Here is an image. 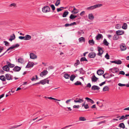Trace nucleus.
Here are the masks:
<instances>
[{
	"mask_svg": "<svg viewBox=\"0 0 129 129\" xmlns=\"http://www.w3.org/2000/svg\"><path fill=\"white\" fill-rule=\"evenodd\" d=\"M85 99L87 100L88 102H89L92 104H93L94 103V101L93 100L88 97L86 98Z\"/></svg>",
	"mask_w": 129,
	"mask_h": 129,
	"instance_id": "nucleus-18",
	"label": "nucleus"
},
{
	"mask_svg": "<svg viewBox=\"0 0 129 129\" xmlns=\"http://www.w3.org/2000/svg\"><path fill=\"white\" fill-rule=\"evenodd\" d=\"M80 61H88L87 59L85 57H82L80 59Z\"/></svg>",
	"mask_w": 129,
	"mask_h": 129,
	"instance_id": "nucleus-40",
	"label": "nucleus"
},
{
	"mask_svg": "<svg viewBox=\"0 0 129 129\" xmlns=\"http://www.w3.org/2000/svg\"><path fill=\"white\" fill-rule=\"evenodd\" d=\"M21 69V68L20 67L18 66H16L13 69V70L14 72H18Z\"/></svg>",
	"mask_w": 129,
	"mask_h": 129,
	"instance_id": "nucleus-12",
	"label": "nucleus"
},
{
	"mask_svg": "<svg viewBox=\"0 0 129 129\" xmlns=\"http://www.w3.org/2000/svg\"><path fill=\"white\" fill-rule=\"evenodd\" d=\"M88 43L91 45H93L94 44V42L92 39L91 40H89L88 41Z\"/></svg>",
	"mask_w": 129,
	"mask_h": 129,
	"instance_id": "nucleus-30",
	"label": "nucleus"
},
{
	"mask_svg": "<svg viewBox=\"0 0 129 129\" xmlns=\"http://www.w3.org/2000/svg\"><path fill=\"white\" fill-rule=\"evenodd\" d=\"M84 101L83 99H80L78 98H76L74 100V102L76 103H81Z\"/></svg>",
	"mask_w": 129,
	"mask_h": 129,
	"instance_id": "nucleus-3",
	"label": "nucleus"
},
{
	"mask_svg": "<svg viewBox=\"0 0 129 129\" xmlns=\"http://www.w3.org/2000/svg\"><path fill=\"white\" fill-rule=\"evenodd\" d=\"M47 98L49 99H50V100H56V101H60V100H58V99H55V98H53L52 97H47Z\"/></svg>",
	"mask_w": 129,
	"mask_h": 129,
	"instance_id": "nucleus-37",
	"label": "nucleus"
},
{
	"mask_svg": "<svg viewBox=\"0 0 129 129\" xmlns=\"http://www.w3.org/2000/svg\"><path fill=\"white\" fill-rule=\"evenodd\" d=\"M102 6V4H98L95 5L93 6H91L92 9V10L94 9L97 8H98L101 7Z\"/></svg>",
	"mask_w": 129,
	"mask_h": 129,
	"instance_id": "nucleus-7",
	"label": "nucleus"
},
{
	"mask_svg": "<svg viewBox=\"0 0 129 129\" xmlns=\"http://www.w3.org/2000/svg\"><path fill=\"white\" fill-rule=\"evenodd\" d=\"M117 35H115L113 37V39L114 40H117L119 38V36Z\"/></svg>",
	"mask_w": 129,
	"mask_h": 129,
	"instance_id": "nucleus-25",
	"label": "nucleus"
},
{
	"mask_svg": "<svg viewBox=\"0 0 129 129\" xmlns=\"http://www.w3.org/2000/svg\"><path fill=\"white\" fill-rule=\"evenodd\" d=\"M4 42L5 43V45L6 46H9V43L8 42L6 41H4Z\"/></svg>",
	"mask_w": 129,
	"mask_h": 129,
	"instance_id": "nucleus-53",
	"label": "nucleus"
},
{
	"mask_svg": "<svg viewBox=\"0 0 129 129\" xmlns=\"http://www.w3.org/2000/svg\"><path fill=\"white\" fill-rule=\"evenodd\" d=\"M40 83L44 85L46 83V79L41 81Z\"/></svg>",
	"mask_w": 129,
	"mask_h": 129,
	"instance_id": "nucleus-39",
	"label": "nucleus"
},
{
	"mask_svg": "<svg viewBox=\"0 0 129 129\" xmlns=\"http://www.w3.org/2000/svg\"><path fill=\"white\" fill-rule=\"evenodd\" d=\"M78 71L80 73H83L84 72V71L82 68L79 69Z\"/></svg>",
	"mask_w": 129,
	"mask_h": 129,
	"instance_id": "nucleus-57",
	"label": "nucleus"
},
{
	"mask_svg": "<svg viewBox=\"0 0 129 129\" xmlns=\"http://www.w3.org/2000/svg\"><path fill=\"white\" fill-rule=\"evenodd\" d=\"M38 79V77L37 75H36L33 77L31 80L32 81H33L35 80H37Z\"/></svg>",
	"mask_w": 129,
	"mask_h": 129,
	"instance_id": "nucleus-36",
	"label": "nucleus"
},
{
	"mask_svg": "<svg viewBox=\"0 0 129 129\" xmlns=\"http://www.w3.org/2000/svg\"><path fill=\"white\" fill-rule=\"evenodd\" d=\"M120 48L121 51H124L126 49V47L124 45H120Z\"/></svg>",
	"mask_w": 129,
	"mask_h": 129,
	"instance_id": "nucleus-15",
	"label": "nucleus"
},
{
	"mask_svg": "<svg viewBox=\"0 0 129 129\" xmlns=\"http://www.w3.org/2000/svg\"><path fill=\"white\" fill-rule=\"evenodd\" d=\"M110 70L112 73H117L119 71V69L117 68H114L110 69Z\"/></svg>",
	"mask_w": 129,
	"mask_h": 129,
	"instance_id": "nucleus-6",
	"label": "nucleus"
},
{
	"mask_svg": "<svg viewBox=\"0 0 129 129\" xmlns=\"http://www.w3.org/2000/svg\"><path fill=\"white\" fill-rule=\"evenodd\" d=\"M60 3V0H57L55 4V5L56 6H58Z\"/></svg>",
	"mask_w": 129,
	"mask_h": 129,
	"instance_id": "nucleus-47",
	"label": "nucleus"
},
{
	"mask_svg": "<svg viewBox=\"0 0 129 129\" xmlns=\"http://www.w3.org/2000/svg\"><path fill=\"white\" fill-rule=\"evenodd\" d=\"M122 28L124 29H126L127 28V25L125 23H124L122 27Z\"/></svg>",
	"mask_w": 129,
	"mask_h": 129,
	"instance_id": "nucleus-28",
	"label": "nucleus"
},
{
	"mask_svg": "<svg viewBox=\"0 0 129 129\" xmlns=\"http://www.w3.org/2000/svg\"><path fill=\"white\" fill-rule=\"evenodd\" d=\"M80 63L79 61V60H76V62L74 64V66H76L78 65Z\"/></svg>",
	"mask_w": 129,
	"mask_h": 129,
	"instance_id": "nucleus-46",
	"label": "nucleus"
},
{
	"mask_svg": "<svg viewBox=\"0 0 129 129\" xmlns=\"http://www.w3.org/2000/svg\"><path fill=\"white\" fill-rule=\"evenodd\" d=\"M79 120L81 121H84L86 120V119L84 117H80L79 118Z\"/></svg>",
	"mask_w": 129,
	"mask_h": 129,
	"instance_id": "nucleus-35",
	"label": "nucleus"
},
{
	"mask_svg": "<svg viewBox=\"0 0 129 129\" xmlns=\"http://www.w3.org/2000/svg\"><path fill=\"white\" fill-rule=\"evenodd\" d=\"M81 82L79 81H77L74 83V84L75 85H81Z\"/></svg>",
	"mask_w": 129,
	"mask_h": 129,
	"instance_id": "nucleus-42",
	"label": "nucleus"
},
{
	"mask_svg": "<svg viewBox=\"0 0 129 129\" xmlns=\"http://www.w3.org/2000/svg\"><path fill=\"white\" fill-rule=\"evenodd\" d=\"M71 99H69V100H67L66 101V103L67 104H69V103L71 102Z\"/></svg>",
	"mask_w": 129,
	"mask_h": 129,
	"instance_id": "nucleus-58",
	"label": "nucleus"
},
{
	"mask_svg": "<svg viewBox=\"0 0 129 129\" xmlns=\"http://www.w3.org/2000/svg\"><path fill=\"white\" fill-rule=\"evenodd\" d=\"M102 36L101 34H99L96 36V39L97 40H99Z\"/></svg>",
	"mask_w": 129,
	"mask_h": 129,
	"instance_id": "nucleus-21",
	"label": "nucleus"
},
{
	"mask_svg": "<svg viewBox=\"0 0 129 129\" xmlns=\"http://www.w3.org/2000/svg\"><path fill=\"white\" fill-rule=\"evenodd\" d=\"M79 41L80 42H85V38L84 37H82L79 38Z\"/></svg>",
	"mask_w": 129,
	"mask_h": 129,
	"instance_id": "nucleus-24",
	"label": "nucleus"
},
{
	"mask_svg": "<svg viewBox=\"0 0 129 129\" xmlns=\"http://www.w3.org/2000/svg\"><path fill=\"white\" fill-rule=\"evenodd\" d=\"M7 65L9 67L13 68L14 66V64L11 63L8 61L7 62Z\"/></svg>",
	"mask_w": 129,
	"mask_h": 129,
	"instance_id": "nucleus-19",
	"label": "nucleus"
},
{
	"mask_svg": "<svg viewBox=\"0 0 129 129\" xmlns=\"http://www.w3.org/2000/svg\"><path fill=\"white\" fill-rule=\"evenodd\" d=\"M47 73H41L40 74V76L42 77H43L47 75Z\"/></svg>",
	"mask_w": 129,
	"mask_h": 129,
	"instance_id": "nucleus-52",
	"label": "nucleus"
},
{
	"mask_svg": "<svg viewBox=\"0 0 129 129\" xmlns=\"http://www.w3.org/2000/svg\"><path fill=\"white\" fill-rule=\"evenodd\" d=\"M6 77L7 80H9L12 79L11 76L9 74H6Z\"/></svg>",
	"mask_w": 129,
	"mask_h": 129,
	"instance_id": "nucleus-17",
	"label": "nucleus"
},
{
	"mask_svg": "<svg viewBox=\"0 0 129 129\" xmlns=\"http://www.w3.org/2000/svg\"><path fill=\"white\" fill-rule=\"evenodd\" d=\"M125 116H124V115H122L121 117H120V118L119 119V120H121L125 118Z\"/></svg>",
	"mask_w": 129,
	"mask_h": 129,
	"instance_id": "nucleus-54",
	"label": "nucleus"
},
{
	"mask_svg": "<svg viewBox=\"0 0 129 129\" xmlns=\"http://www.w3.org/2000/svg\"><path fill=\"white\" fill-rule=\"evenodd\" d=\"M110 56L108 54V53H107L105 56V57L107 59H109Z\"/></svg>",
	"mask_w": 129,
	"mask_h": 129,
	"instance_id": "nucleus-50",
	"label": "nucleus"
},
{
	"mask_svg": "<svg viewBox=\"0 0 129 129\" xmlns=\"http://www.w3.org/2000/svg\"><path fill=\"white\" fill-rule=\"evenodd\" d=\"M72 125H69L67 126L61 128V129H65L66 128L68 127L71 126Z\"/></svg>",
	"mask_w": 129,
	"mask_h": 129,
	"instance_id": "nucleus-64",
	"label": "nucleus"
},
{
	"mask_svg": "<svg viewBox=\"0 0 129 129\" xmlns=\"http://www.w3.org/2000/svg\"><path fill=\"white\" fill-rule=\"evenodd\" d=\"M61 8L64 9V8L63 7H60V8H57V11L58 12H59L60 11H62V9H61Z\"/></svg>",
	"mask_w": 129,
	"mask_h": 129,
	"instance_id": "nucleus-51",
	"label": "nucleus"
},
{
	"mask_svg": "<svg viewBox=\"0 0 129 129\" xmlns=\"http://www.w3.org/2000/svg\"><path fill=\"white\" fill-rule=\"evenodd\" d=\"M69 14V12L68 11H64L62 15V17H66L67 15H68Z\"/></svg>",
	"mask_w": 129,
	"mask_h": 129,
	"instance_id": "nucleus-23",
	"label": "nucleus"
},
{
	"mask_svg": "<svg viewBox=\"0 0 129 129\" xmlns=\"http://www.w3.org/2000/svg\"><path fill=\"white\" fill-rule=\"evenodd\" d=\"M0 79L2 81H5L6 80V78L4 76H0Z\"/></svg>",
	"mask_w": 129,
	"mask_h": 129,
	"instance_id": "nucleus-34",
	"label": "nucleus"
},
{
	"mask_svg": "<svg viewBox=\"0 0 129 129\" xmlns=\"http://www.w3.org/2000/svg\"><path fill=\"white\" fill-rule=\"evenodd\" d=\"M31 38V36L28 35H27L25 36V39L24 40H28L30 39Z\"/></svg>",
	"mask_w": 129,
	"mask_h": 129,
	"instance_id": "nucleus-20",
	"label": "nucleus"
},
{
	"mask_svg": "<svg viewBox=\"0 0 129 129\" xmlns=\"http://www.w3.org/2000/svg\"><path fill=\"white\" fill-rule=\"evenodd\" d=\"M122 63V61L121 60H118L116 61V64H121Z\"/></svg>",
	"mask_w": 129,
	"mask_h": 129,
	"instance_id": "nucleus-45",
	"label": "nucleus"
},
{
	"mask_svg": "<svg viewBox=\"0 0 129 129\" xmlns=\"http://www.w3.org/2000/svg\"><path fill=\"white\" fill-rule=\"evenodd\" d=\"M97 48L99 52L97 54V55L102 57V54L103 53L104 51L102 48L99 46H98Z\"/></svg>",
	"mask_w": 129,
	"mask_h": 129,
	"instance_id": "nucleus-2",
	"label": "nucleus"
},
{
	"mask_svg": "<svg viewBox=\"0 0 129 129\" xmlns=\"http://www.w3.org/2000/svg\"><path fill=\"white\" fill-rule=\"evenodd\" d=\"M10 38H14V39L15 38V36L14 34H13L12 35H11L10 36Z\"/></svg>",
	"mask_w": 129,
	"mask_h": 129,
	"instance_id": "nucleus-59",
	"label": "nucleus"
},
{
	"mask_svg": "<svg viewBox=\"0 0 129 129\" xmlns=\"http://www.w3.org/2000/svg\"><path fill=\"white\" fill-rule=\"evenodd\" d=\"M98 78L96 77L94 75L92 78L91 80L92 82H96L98 80Z\"/></svg>",
	"mask_w": 129,
	"mask_h": 129,
	"instance_id": "nucleus-16",
	"label": "nucleus"
},
{
	"mask_svg": "<svg viewBox=\"0 0 129 129\" xmlns=\"http://www.w3.org/2000/svg\"><path fill=\"white\" fill-rule=\"evenodd\" d=\"M78 35H81L82 34H84V32H83V30H80V31H78L77 32Z\"/></svg>",
	"mask_w": 129,
	"mask_h": 129,
	"instance_id": "nucleus-33",
	"label": "nucleus"
},
{
	"mask_svg": "<svg viewBox=\"0 0 129 129\" xmlns=\"http://www.w3.org/2000/svg\"><path fill=\"white\" fill-rule=\"evenodd\" d=\"M64 77L66 79H68L70 77V75L67 73H66L64 74Z\"/></svg>",
	"mask_w": 129,
	"mask_h": 129,
	"instance_id": "nucleus-31",
	"label": "nucleus"
},
{
	"mask_svg": "<svg viewBox=\"0 0 129 129\" xmlns=\"http://www.w3.org/2000/svg\"><path fill=\"white\" fill-rule=\"evenodd\" d=\"M3 70L5 71L6 72L10 71V72H12V73L13 72L12 71H10V70L9 68L7 65H5L3 67Z\"/></svg>",
	"mask_w": 129,
	"mask_h": 129,
	"instance_id": "nucleus-8",
	"label": "nucleus"
},
{
	"mask_svg": "<svg viewBox=\"0 0 129 129\" xmlns=\"http://www.w3.org/2000/svg\"><path fill=\"white\" fill-rule=\"evenodd\" d=\"M104 71L103 70L101 69H99L97 71L96 73H99V72H100L101 73H104Z\"/></svg>",
	"mask_w": 129,
	"mask_h": 129,
	"instance_id": "nucleus-56",
	"label": "nucleus"
},
{
	"mask_svg": "<svg viewBox=\"0 0 129 129\" xmlns=\"http://www.w3.org/2000/svg\"><path fill=\"white\" fill-rule=\"evenodd\" d=\"M96 55V53L94 52L89 53L88 54V57L90 58H94Z\"/></svg>",
	"mask_w": 129,
	"mask_h": 129,
	"instance_id": "nucleus-5",
	"label": "nucleus"
},
{
	"mask_svg": "<svg viewBox=\"0 0 129 129\" xmlns=\"http://www.w3.org/2000/svg\"><path fill=\"white\" fill-rule=\"evenodd\" d=\"M118 85L119 86L122 87L123 86H125L126 85L124 84H122L121 83H119L118 84Z\"/></svg>",
	"mask_w": 129,
	"mask_h": 129,
	"instance_id": "nucleus-55",
	"label": "nucleus"
},
{
	"mask_svg": "<svg viewBox=\"0 0 129 129\" xmlns=\"http://www.w3.org/2000/svg\"><path fill=\"white\" fill-rule=\"evenodd\" d=\"M116 35H121L124 34V31L121 30H119L116 31Z\"/></svg>",
	"mask_w": 129,
	"mask_h": 129,
	"instance_id": "nucleus-11",
	"label": "nucleus"
},
{
	"mask_svg": "<svg viewBox=\"0 0 129 129\" xmlns=\"http://www.w3.org/2000/svg\"><path fill=\"white\" fill-rule=\"evenodd\" d=\"M106 121V120H104L98 123L97 124L99 125L102 123H105Z\"/></svg>",
	"mask_w": 129,
	"mask_h": 129,
	"instance_id": "nucleus-49",
	"label": "nucleus"
},
{
	"mask_svg": "<svg viewBox=\"0 0 129 129\" xmlns=\"http://www.w3.org/2000/svg\"><path fill=\"white\" fill-rule=\"evenodd\" d=\"M73 107L74 108H79L80 106L79 105H74L73 106Z\"/></svg>",
	"mask_w": 129,
	"mask_h": 129,
	"instance_id": "nucleus-61",
	"label": "nucleus"
},
{
	"mask_svg": "<svg viewBox=\"0 0 129 129\" xmlns=\"http://www.w3.org/2000/svg\"><path fill=\"white\" fill-rule=\"evenodd\" d=\"M19 38L21 40L24 39H25V37L20 36L19 37Z\"/></svg>",
	"mask_w": 129,
	"mask_h": 129,
	"instance_id": "nucleus-62",
	"label": "nucleus"
},
{
	"mask_svg": "<svg viewBox=\"0 0 129 129\" xmlns=\"http://www.w3.org/2000/svg\"><path fill=\"white\" fill-rule=\"evenodd\" d=\"M34 64L33 62L29 61L28 63V64L26 65V67L27 68L32 67H33Z\"/></svg>",
	"mask_w": 129,
	"mask_h": 129,
	"instance_id": "nucleus-10",
	"label": "nucleus"
},
{
	"mask_svg": "<svg viewBox=\"0 0 129 129\" xmlns=\"http://www.w3.org/2000/svg\"><path fill=\"white\" fill-rule=\"evenodd\" d=\"M108 89V88L107 86H106L104 87L103 88V91H107Z\"/></svg>",
	"mask_w": 129,
	"mask_h": 129,
	"instance_id": "nucleus-41",
	"label": "nucleus"
},
{
	"mask_svg": "<svg viewBox=\"0 0 129 129\" xmlns=\"http://www.w3.org/2000/svg\"><path fill=\"white\" fill-rule=\"evenodd\" d=\"M91 88L92 90H98L100 89V88L97 86L94 85L92 86Z\"/></svg>",
	"mask_w": 129,
	"mask_h": 129,
	"instance_id": "nucleus-14",
	"label": "nucleus"
},
{
	"mask_svg": "<svg viewBox=\"0 0 129 129\" xmlns=\"http://www.w3.org/2000/svg\"><path fill=\"white\" fill-rule=\"evenodd\" d=\"M54 68V67L52 66H50L48 67V70L49 71L50 70H52Z\"/></svg>",
	"mask_w": 129,
	"mask_h": 129,
	"instance_id": "nucleus-48",
	"label": "nucleus"
},
{
	"mask_svg": "<svg viewBox=\"0 0 129 129\" xmlns=\"http://www.w3.org/2000/svg\"><path fill=\"white\" fill-rule=\"evenodd\" d=\"M73 7L74 8L72 11V13L74 14H75L78 13L79 12V11L78 10L76 9L74 6H73Z\"/></svg>",
	"mask_w": 129,
	"mask_h": 129,
	"instance_id": "nucleus-13",
	"label": "nucleus"
},
{
	"mask_svg": "<svg viewBox=\"0 0 129 129\" xmlns=\"http://www.w3.org/2000/svg\"><path fill=\"white\" fill-rule=\"evenodd\" d=\"M103 42L104 45L106 46H108L109 45V43L107 42L106 40L105 39H104Z\"/></svg>",
	"mask_w": 129,
	"mask_h": 129,
	"instance_id": "nucleus-29",
	"label": "nucleus"
},
{
	"mask_svg": "<svg viewBox=\"0 0 129 129\" xmlns=\"http://www.w3.org/2000/svg\"><path fill=\"white\" fill-rule=\"evenodd\" d=\"M110 73H105L103 75V76L105 78H109L113 76V75L110 74Z\"/></svg>",
	"mask_w": 129,
	"mask_h": 129,
	"instance_id": "nucleus-4",
	"label": "nucleus"
},
{
	"mask_svg": "<svg viewBox=\"0 0 129 129\" xmlns=\"http://www.w3.org/2000/svg\"><path fill=\"white\" fill-rule=\"evenodd\" d=\"M75 77L76 76L74 75H71L70 77V80L72 81H73Z\"/></svg>",
	"mask_w": 129,
	"mask_h": 129,
	"instance_id": "nucleus-32",
	"label": "nucleus"
},
{
	"mask_svg": "<svg viewBox=\"0 0 129 129\" xmlns=\"http://www.w3.org/2000/svg\"><path fill=\"white\" fill-rule=\"evenodd\" d=\"M42 11L44 13L49 12L50 11V9L49 6H46L42 8Z\"/></svg>",
	"mask_w": 129,
	"mask_h": 129,
	"instance_id": "nucleus-1",
	"label": "nucleus"
},
{
	"mask_svg": "<svg viewBox=\"0 0 129 129\" xmlns=\"http://www.w3.org/2000/svg\"><path fill=\"white\" fill-rule=\"evenodd\" d=\"M88 18L90 20H92L94 19V17L92 14H89L88 15Z\"/></svg>",
	"mask_w": 129,
	"mask_h": 129,
	"instance_id": "nucleus-22",
	"label": "nucleus"
},
{
	"mask_svg": "<svg viewBox=\"0 0 129 129\" xmlns=\"http://www.w3.org/2000/svg\"><path fill=\"white\" fill-rule=\"evenodd\" d=\"M82 107H84V108L86 109H87L89 108V106L88 104L82 105Z\"/></svg>",
	"mask_w": 129,
	"mask_h": 129,
	"instance_id": "nucleus-38",
	"label": "nucleus"
},
{
	"mask_svg": "<svg viewBox=\"0 0 129 129\" xmlns=\"http://www.w3.org/2000/svg\"><path fill=\"white\" fill-rule=\"evenodd\" d=\"M18 61L19 63H23L24 62L23 59L22 58H20L18 59Z\"/></svg>",
	"mask_w": 129,
	"mask_h": 129,
	"instance_id": "nucleus-27",
	"label": "nucleus"
},
{
	"mask_svg": "<svg viewBox=\"0 0 129 129\" xmlns=\"http://www.w3.org/2000/svg\"><path fill=\"white\" fill-rule=\"evenodd\" d=\"M16 6V4L14 3H12V4H11L10 5V6L11 7H12V6H13L14 7H15Z\"/></svg>",
	"mask_w": 129,
	"mask_h": 129,
	"instance_id": "nucleus-60",
	"label": "nucleus"
},
{
	"mask_svg": "<svg viewBox=\"0 0 129 129\" xmlns=\"http://www.w3.org/2000/svg\"><path fill=\"white\" fill-rule=\"evenodd\" d=\"M50 6L53 11H54L55 9V7L53 5L51 4L50 5Z\"/></svg>",
	"mask_w": 129,
	"mask_h": 129,
	"instance_id": "nucleus-44",
	"label": "nucleus"
},
{
	"mask_svg": "<svg viewBox=\"0 0 129 129\" xmlns=\"http://www.w3.org/2000/svg\"><path fill=\"white\" fill-rule=\"evenodd\" d=\"M119 126L120 128H125V126L123 123L119 124Z\"/></svg>",
	"mask_w": 129,
	"mask_h": 129,
	"instance_id": "nucleus-26",
	"label": "nucleus"
},
{
	"mask_svg": "<svg viewBox=\"0 0 129 129\" xmlns=\"http://www.w3.org/2000/svg\"><path fill=\"white\" fill-rule=\"evenodd\" d=\"M70 19L72 20H74L75 18L74 15L73 14H71L69 17Z\"/></svg>",
	"mask_w": 129,
	"mask_h": 129,
	"instance_id": "nucleus-43",
	"label": "nucleus"
},
{
	"mask_svg": "<svg viewBox=\"0 0 129 129\" xmlns=\"http://www.w3.org/2000/svg\"><path fill=\"white\" fill-rule=\"evenodd\" d=\"M29 55L30 58L31 59H35L37 58V56L33 53H30Z\"/></svg>",
	"mask_w": 129,
	"mask_h": 129,
	"instance_id": "nucleus-9",
	"label": "nucleus"
},
{
	"mask_svg": "<svg viewBox=\"0 0 129 129\" xmlns=\"http://www.w3.org/2000/svg\"><path fill=\"white\" fill-rule=\"evenodd\" d=\"M85 12L84 11H83L80 14V15L81 16H82L84 14Z\"/></svg>",
	"mask_w": 129,
	"mask_h": 129,
	"instance_id": "nucleus-63",
	"label": "nucleus"
}]
</instances>
